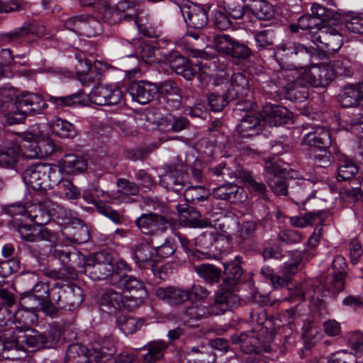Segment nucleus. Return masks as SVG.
I'll use <instances>...</instances> for the list:
<instances>
[{"instance_id": "8", "label": "nucleus", "mask_w": 363, "mask_h": 363, "mask_svg": "<svg viewBox=\"0 0 363 363\" xmlns=\"http://www.w3.org/2000/svg\"><path fill=\"white\" fill-rule=\"evenodd\" d=\"M16 106L24 115L34 116L43 114L48 105L40 94L26 91L16 97Z\"/></svg>"}, {"instance_id": "62", "label": "nucleus", "mask_w": 363, "mask_h": 363, "mask_svg": "<svg viewBox=\"0 0 363 363\" xmlns=\"http://www.w3.org/2000/svg\"><path fill=\"white\" fill-rule=\"evenodd\" d=\"M336 145L331 146L329 148L319 149V152L314 155L315 163L321 167H327L330 166L335 158H336L333 147Z\"/></svg>"}, {"instance_id": "52", "label": "nucleus", "mask_w": 363, "mask_h": 363, "mask_svg": "<svg viewBox=\"0 0 363 363\" xmlns=\"http://www.w3.org/2000/svg\"><path fill=\"white\" fill-rule=\"evenodd\" d=\"M240 177L242 179L246 186L252 191L257 194L260 198L265 199L267 198V188L264 183L257 182L252 177L251 172L242 170L240 172Z\"/></svg>"}, {"instance_id": "53", "label": "nucleus", "mask_w": 363, "mask_h": 363, "mask_svg": "<svg viewBox=\"0 0 363 363\" xmlns=\"http://www.w3.org/2000/svg\"><path fill=\"white\" fill-rule=\"evenodd\" d=\"M90 238L88 227L77 220V225L69 228L68 239L75 243L82 244L86 242Z\"/></svg>"}, {"instance_id": "12", "label": "nucleus", "mask_w": 363, "mask_h": 363, "mask_svg": "<svg viewBox=\"0 0 363 363\" xmlns=\"http://www.w3.org/2000/svg\"><path fill=\"white\" fill-rule=\"evenodd\" d=\"M49 165L38 163L26 168L23 174L24 182L35 191L48 189V173Z\"/></svg>"}, {"instance_id": "37", "label": "nucleus", "mask_w": 363, "mask_h": 363, "mask_svg": "<svg viewBox=\"0 0 363 363\" xmlns=\"http://www.w3.org/2000/svg\"><path fill=\"white\" fill-rule=\"evenodd\" d=\"M91 355L86 347L75 343L68 345L65 363H91Z\"/></svg>"}, {"instance_id": "44", "label": "nucleus", "mask_w": 363, "mask_h": 363, "mask_svg": "<svg viewBox=\"0 0 363 363\" xmlns=\"http://www.w3.org/2000/svg\"><path fill=\"white\" fill-rule=\"evenodd\" d=\"M21 153V147L17 145L0 147V166L13 168Z\"/></svg>"}, {"instance_id": "1", "label": "nucleus", "mask_w": 363, "mask_h": 363, "mask_svg": "<svg viewBox=\"0 0 363 363\" xmlns=\"http://www.w3.org/2000/svg\"><path fill=\"white\" fill-rule=\"evenodd\" d=\"M316 55L317 50L313 47L295 42H287L278 45L274 53V57L281 68L289 70L303 69L313 63L312 60ZM284 76V70L279 72V78Z\"/></svg>"}, {"instance_id": "38", "label": "nucleus", "mask_w": 363, "mask_h": 363, "mask_svg": "<svg viewBox=\"0 0 363 363\" xmlns=\"http://www.w3.org/2000/svg\"><path fill=\"white\" fill-rule=\"evenodd\" d=\"M98 13L97 18L110 25L120 23L122 21V13L117 9L111 7L106 1H99L96 6H92Z\"/></svg>"}, {"instance_id": "63", "label": "nucleus", "mask_w": 363, "mask_h": 363, "mask_svg": "<svg viewBox=\"0 0 363 363\" xmlns=\"http://www.w3.org/2000/svg\"><path fill=\"white\" fill-rule=\"evenodd\" d=\"M48 204H50L51 218L57 219L63 223H67L70 220L72 213L69 210L51 200Z\"/></svg>"}, {"instance_id": "15", "label": "nucleus", "mask_w": 363, "mask_h": 363, "mask_svg": "<svg viewBox=\"0 0 363 363\" xmlns=\"http://www.w3.org/2000/svg\"><path fill=\"white\" fill-rule=\"evenodd\" d=\"M183 167V164H169L165 166L166 172L162 182L167 189L179 192L186 185L188 175Z\"/></svg>"}, {"instance_id": "21", "label": "nucleus", "mask_w": 363, "mask_h": 363, "mask_svg": "<svg viewBox=\"0 0 363 363\" xmlns=\"http://www.w3.org/2000/svg\"><path fill=\"white\" fill-rule=\"evenodd\" d=\"M181 11L188 25L194 29H201L208 22L207 11L197 4L184 5Z\"/></svg>"}, {"instance_id": "32", "label": "nucleus", "mask_w": 363, "mask_h": 363, "mask_svg": "<svg viewBox=\"0 0 363 363\" xmlns=\"http://www.w3.org/2000/svg\"><path fill=\"white\" fill-rule=\"evenodd\" d=\"M155 295L171 305L182 304L189 300L186 290L175 286L158 287Z\"/></svg>"}, {"instance_id": "35", "label": "nucleus", "mask_w": 363, "mask_h": 363, "mask_svg": "<svg viewBox=\"0 0 363 363\" xmlns=\"http://www.w3.org/2000/svg\"><path fill=\"white\" fill-rule=\"evenodd\" d=\"M91 358L112 357L116 352L115 341L111 337L99 338L88 348Z\"/></svg>"}, {"instance_id": "39", "label": "nucleus", "mask_w": 363, "mask_h": 363, "mask_svg": "<svg viewBox=\"0 0 363 363\" xmlns=\"http://www.w3.org/2000/svg\"><path fill=\"white\" fill-rule=\"evenodd\" d=\"M61 168L69 174L84 172L87 168L86 160L82 156L67 154L60 160Z\"/></svg>"}, {"instance_id": "48", "label": "nucleus", "mask_w": 363, "mask_h": 363, "mask_svg": "<svg viewBox=\"0 0 363 363\" xmlns=\"http://www.w3.org/2000/svg\"><path fill=\"white\" fill-rule=\"evenodd\" d=\"M67 293L62 309L72 311L81 305L83 301V291L81 287L75 284L69 283Z\"/></svg>"}, {"instance_id": "60", "label": "nucleus", "mask_w": 363, "mask_h": 363, "mask_svg": "<svg viewBox=\"0 0 363 363\" xmlns=\"http://www.w3.org/2000/svg\"><path fill=\"white\" fill-rule=\"evenodd\" d=\"M323 218L320 212L316 213H307L303 216H294L291 218L290 223L292 225L303 228L309 224L313 223H322Z\"/></svg>"}, {"instance_id": "56", "label": "nucleus", "mask_w": 363, "mask_h": 363, "mask_svg": "<svg viewBox=\"0 0 363 363\" xmlns=\"http://www.w3.org/2000/svg\"><path fill=\"white\" fill-rule=\"evenodd\" d=\"M56 192L60 197L69 200H75L79 198L81 192L78 187L73 184L69 179H65L56 188Z\"/></svg>"}, {"instance_id": "31", "label": "nucleus", "mask_w": 363, "mask_h": 363, "mask_svg": "<svg viewBox=\"0 0 363 363\" xmlns=\"http://www.w3.org/2000/svg\"><path fill=\"white\" fill-rule=\"evenodd\" d=\"M50 199L32 203L27 207L26 213L37 225H45L51 220Z\"/></svg>"}, {"instance_id": "11", "label": "nucleus", "mask_w": 363, "mask_h": 363, "mask_svg": "<svg viewBox=\"0 0 363 363\" xmlns=\"http://www.w3.org/2000/svg\"><path fill=\"white\" fill-rule=\"evenodd\" d=\"M152 249L149 243L138 245L135 250L133 259L135 264L141 269H150L152 273L160 279H164L165 274L159 263L153 259Z\"/></svg>"}, {"instance_id": "34", "label": "nucleus", "mask_w": 363, "mask_h": 363, "mask_svg": "<svg viewBox=\"0 0 363 363\" xmlns=\"http://www.w3.org/2000/svg\"><path fill=\"white\" fill-rule=\"evenodd\" d=\"M226 92L230 100L247 97L250 89L246 77L240 72L234 73L231 77V89H228Z\"/></svg>"}, {"instance_id": "17", "label": "nucleus", "mask_w": 363, "mask_h": 363, "mask_svg": "<svg viewBox=\"0 0 363 363\" xmlns=\"http://www.w3.org/2000/svg\"><path fill=\"white\" fill-rule=\"evenodd\" d=\"M45 35V27L35 23L24 24L22 27L1 35L8 43H21L30 35L40 38Z\"/></svg>"}, {"instance_id": "29", "label": "nucleus", "mask_w": 363, "mask_h": 363, "mask_svg": "<svg viewBox=\"0 0 363 363\" xmlns=\"http://www.w3.org/2000/svg\"><path fill=\"white\" fill-rule=\"evenodd\" d=\"M322 23L318 22L315 17L307 14L303 15L298 18L296 23H291L289 29L292 33H299L300 30L303 32L301 34H306L312 41L313 34L318 33V30L322 27Z\"/></svg>"}, {"instance_id": "27", "label": "nucleus", "mask_w": 363, "mask_h": 363, "mask_svg": "<svg viewBox=\"0 0 363 363\" xmlns=\"http://www.w3.org/2000/svg\"><path fill=\"white\" fill-rule=\"evenodd\" d=\"M332 267L334 274L328 278L329 286L328 287L329 290L338 293L343 290L345 287V280L347 275L346 269L347 267L345 259L341 255L336 256Z\"/></svg>"}, {"instance_id": "40", "label": "nucleus", "mask_w": 363, "mask_h": 363, "mask_svg": "<svg viewBox=\"0 0 363 363\" xmlns=\"http://www.w3.org/2000/svg\"><path fill=\"white\" fill-rule=\"evenodd\" d=\"M38 320V313L34 311H29L21 307L18 308L13 315L11 323L16 324V330H27L36 323Z\"/></svg>"}, {"instance_id": "6", "label": "nucleus", "mask_w": 363, "mask_h": 363, "mask_svg": "<svg viewBox=\"0 0 363 363\" xmlns=\"http://www.w3.org/2000/svg\"><path fill=\"white\" fill-rule=\"evenodd\" d=\"M312 43L328 53H333L340 49L343 38L336 28L323 25L318 33L313 34Z\"/></svg>"}, {"instance_id": "57", "label": "nucleus", "mask_w": 363, "mask_h": 363, "mask_svg": "<svg viewBox=\"0 0 363 363\" xmlns=\"http://www.w3.org/2000/svg\"><path fill=\"white\" fill-rule=\"evenodd\" d=\"M150 244L155 249L157 255L160 257H169L172 255L176 250L174 243L171 238H164V242L160 245L157 243L156 238H150Z\"/></svg>"}, {"instance_id": "43", "label": "nucleus", "mask_w": 363, "mask_h": 363, "mask_svg": "<svg viewBox=\"0 0 363 363\" xmlns=\"http://www.w3.org/2000/svg\"><path fill=\"white\" fill-rule=\"evenodd\" d=\"M51 131L62 138H74L77 135L74 126L66 120L60 118L52 120L50 123Z\"/></svg>"}, {"instance_id": "42", "label": "nucleus", "mask_w": 363, "mask_h": 363, "mask_svg": "<svg viewBox=\"0 0 363 363\" xmlns=\"http://www.w3.org/2000/svg\"><path fill=\"white\" fill-rule=\"evenodd\" d=\"M247 9L259 20H270L274 16V7L267 0H250Z\"/></svg>"}, {"instance_id": "16", "label": "nucleus", "mask_w": 363, "mask_h": 363, "mask_svg": "<svg viewBox=\"0 0 363 363\" xmlns=\"http://www.w3.org/2000/svg\"><path fill=\"white\" fill-rule=\"evenodd\" d=\"M127 91L134 101L147 104L154 99L158 89L157 84L147 81H133L128 84Z\"/></svg>"}, {"instance_id": "10", "label": "nucleus", "mask_w": 363, "mask_h": 363, "mask_svg": "<svg viewBox=\"0 0 363 363\" xmlns=\"http://www.w3.org/2000/svg\"><path fill=\"white\" fill-rule=\"evenodd\" d=\"M233 344L239 346L240 350L247 354L269 352L270 347L262 342L255 331L242 332L231 335Z\"/></svg>"}, {"instance_id": "18", "label": "nucleus", "mask_w": 363, "mask_h": 363, "mask_svg": "<svg viewBox=\"0 0 363 363\" xmlns=\"http://www.w3.org/2000/svg\"><path fill=\"white\" fill-rule=\"evenodd\" d=\"M159 98L163 100L169 108L178 109L182 101L181 89L172 80H166L158 85Z\"/></svg>"}, {"instance_id": "36", "label": "nucleus", "mask_w": 363, "mask_h": 363, "mask_svg": "<svg viewBox=\"0 0 363 363\" xmlns=\"http://www.w3.org/2000/svg\"><path fill=\"white\" fill-rule=\"evenodd\" d=\"M82 196L87 203H93L99 213L108 218L115 223H120L121 222V216L117 211L112 209L110 206L95 198L93 188L90 189L89 192H84Z\"/></svg>"}, {"instance_id": "5", "label": "nucleus", "mask_w": 363, "mask_h": 363, "mask_svg": "<svg viewBox=\"0 0 363 363\" xmlns=\"http://www.w3.org/2000/svg\"><path fill=\"white\" fill-rule=\"evenodd\" d=\"M83 268L84 274L94 281L105 279L111 276L112 283V277L116 274L114 264L110 258L105 257L104 253H98L94 258L87 259Z\"/></svg>"}, {"instance_id": "64", "label": "nucleus", "mask_w": 363, "mask_h": 363, "mask_svg": "<svg viewBox=\"0 0 363 363\" xmlns=\"http://www.w3.org/2000/svg\"><path fill=\"white\" fill-rule=\"evenodd\" d=\"M216 241V238L213 235L212 232H204L199 235L195 239V245L201 249V250H207L203 253L210 254L214 243Z\"/></svg>"}, {"instance_id": "46", "label": "nucleus", "mask_w": 363, "mask_h": 363, "mask_svg": "<svg viewBox=\"0 0 363 363\" xmlns=\"http://www.w3.org/2000/svg\"><path fill=\"white\" fill-rule=\"evenodd\" d=\"M46 302L47 301H45L44 298H39L38 296L35 295L32 291L23 294L20 298L21 307L29 311H34L36 313L40 311L45 313L44 306Z\"/></svg>"}, {"instance_id": "23", "label": "nucleus", "mask_w": 363, "mask_h": 363, "mask_svg": "<svg viewBox=\"0 0 363 363\" xmlns=\"http://www.w3.org/2000/svg\"><path fill=\"white\" fill-rule=\"evenodd\" d=\"M260 117L264 125L267 123L270 126H278L287 122L289 119V111L283 106L269 104L263 107Z\"/></svg>"}, {"instance_id": "33", "label": "nucleus", "mask_w": 363, "mask_h": 363, "mask_svg": "<svg viewBox=\"0 0 363 363\" xmlns=\"http://www.w3.org/2000/svg\"><path fill=\"white\" fill-rule=\"evenodd\" d=\"M336 159L338 160L337 180H350L358 172L357 164L350 160L347 155L340 152L337 147H333Z\"/></svg>"}, {"instance_id": "41", "label": "nucleus", "mask_w": 363, "mask_h": 363, "mask_svg": "<svg viewBox=\"0 0 363 363\" xmlns=\"http://www.w3.org/2000/svg\"><path fill=\"white\" fill-rule=\"evenodd\" d=\"M177 209L186 225L192 228L206 226V223L201 220V213L197 209L189 206H185L182 205H177Z\"/></svg>"}, {"instance_id": "26", "label": "nucleus", "mask_w": 363, "mask_h": 363, "mask_svg": "<svg viewBox=\"0 0 363 363\" xmlns=\"http://www.w3.org/2000/svg\"><path fill=\"white\" fill-rule=\"evenodd\" d=\"M264 122L260 113L247 114L236 126V130L243 138L258 135L264 128Z\"/></svg>"}, {"instance_id": "25", "label": "nucleus", "mask_w": 363, "mask_h": 363, "mask_svg": "<svg viewBox=\"0 0 363 363\" xmlns=\"http://www.w3.org/2000/svg\"><path fill=\"white\" fill-rule=\"evenodd\" d=\"M363 83H354L345 85L339 95L340 105L345 108L357 107L362 101Z\"/></svg>"}, {"instance_id": "22", "label": "nucleus", "mask_w": 363, "mask_h": 363, "mask_svg": "<svg viewBox=\"0 0 363 363\" xmlns=\"http://www.w3.org/2000/svg\"><path fill=\"white\" fill-rule=\"evenodd\" d=\"M112 284L123 289L125 294H147L144 283L132 276L121 274L116 271L112 277Z\"/></svg>"}, {"instance_id": "20", "label": "nucleus", "mask_w": 363, "mask_h": 363, "mask_svg": "<svg viewBox=\"0 0 363 363\" xmlns=\"http://www.w3.org/2000/svg\"><path fill=\"white\" fill-rule=\"evenodd\" d=\"M306 78L314 87H325L334 79L335 71L331 65H317L311 68Z\"/></svg>"}, {"instance_id": "9", "label": "nucleus", "mask_w": 363, "mask_h": 363, "mask_svg": "<svg viewBox=\"0 0 363 363\" xmlns=\"http://www.w3.org/2000/svg\"><path fill=\"white\" fill-rule=\"evenodd\" d=\"M214 43L217 50L234 58L246 59L252 52L247 45L225 34L215 36Z\"/></svg>"}, {"instance_id": "3", "label": "nucleus", "mask_w": 363, "mask_h": 363, "mask_svg": "<svg viewBox=\"0 0 363 363\" xmlns=\"http://www.w3.org/2000/svg\"><path fill=\"white\" fill-rule=\"evenodd\" d=\"M51 253L53 257L59 259L63 266L59 269H48L45 275L54 279H74L77 276L74 264L77 259V254L71 252L67 247L60 245L55 246Z\"/></svg>"}, {"instance_id": "14", "label": "nucleus", "mask_w": 363, "mask_h": 363, "mask_svg": "<svg viewBox=\"0 0 363 363\" xmlns=\"http://www.w3.org/2000/svg\"><path fill=\"white\" fill-rule=\"evenodd\" d=\"M164 63L169 65L171 69L177 74L187 80H191L196 74V69L192 67L189 60L180 55L178 51L172 50L163 55Z\"/></svg>"}, {"instance_id": "19", "label": "nucleus", "mask_w": 363, "mask_h": 363, "mask_svg": "<svg viewBox=\"0 0 363 363\" xmlns=\"http://www.w3.org/2000/svg\"><path fill=\"white\" fill-rule=\"evenodd\" d=\"M69 283L60 284L55 282L52 284L49 298L44 306L45 313L48 315H54L58 312L59 308H63L64 303L69 289Z\"/></svg>"}, {"instance_id": "7", "label": "nucleus", "mask_w": 363, "mask_h": 363, "mask_svg": "<svg viewBox=\"0 0 363 363\" xmlns=\"http://www.w3.org/2000/svg\"><path fill=\"white\" fill-rule=\"evenodd\" d=\"M235 286L223 282L220 285L215 296L212 312L214 315H219L231 310L239 304L240 298L235 294Z\"/></svg>"}, {"instance_id": "49", "label": "nucleus", "mask_w": 363, "mask_h": 363, "mask_svg": "<svg viewBox=\"0 0 363 363\" xmlns=\"http://www.w3.org/2000/svg\"><path fill=\"white\" fill-rule=\"evenodd\" d=\"M123 303V298L121 293L111 289L106 290L100 298L101 305L109 309L120 310Z\"/></svg>"}, {"instance_id": "50", "label": "nucleus", "mask_w": 363, "mask_h": 363, "mask_svg": "<svg viewBox=\"0 0 363 363\" xmlns=\"http://www.w3.org/2000/svg\"><path fill=\"white\" fill-rule=\"evenodd\" d=\"M147 348V354L143 355L145 363H156L163 357V352L167 348L165 343L162 342H152L148 343L143 349Z\"/></svg>"}, {"instance_id": "30", "label": "nucleus", "mask_w": 363, "mask_h": 363, "mask_svg": "<svg viewBox=\"0 0 363 363\" xmlns=\"http://www.w3.org/2000/svg\"><path fill=\"white\" fill-rule=\"evenodd\" d=\"M303 143L318 149L329 148L332 145L330 132L323 127L314 128L303 138Z\"/></svg>"}, {"instance_id": "47", "label": "nucleus", "mask_w": 363, "mask_h": 363, "mask_svg": "<svg viewBox=\"0 0 363 363\" xmlns=\"http://www.w3.org/2000/svg\"><path fill=\"white\" fill-rule=\"evenodd\" d=\"M145 322L143 318L133 316L120 315L117 318L118 327L125 335H132L140 330Z\"/></svg>"}, {"instance_id": "61", "label": "nucleus", "mask_w": 363, "mask_h": 363, "mask_svg": "<svg viewBox=\"0 0 363 363\" xmlns=\"http://www.w3.org/2000/svg\"><path fill=\"white\" fill-rule=\"evenodd\" d=\"M238 191L237 186L233 184H225L215 188L213 190V195L215 198L232 201L236 198Z\"/></svg>"}, {"instance_id": "51", "label": "nucleus", "mask_w": 363, "mask_h": 363, "mask_svg": "<svg viewBox=\"0 0 363 363\" xmlns=\"http://www.w3.org/2000/svg\"><path fill=\"white\" fill-rule=\"evenodd\" d=\"M186 201L194 204L199 202L208 203V192L202 186H192L186 188L184 192Z\"/></svg>"}, {"instance_id": "45", "label": "nucleus", "mask_w": 363, "mask_h": 363, "mask_svg": "<svg viewBox=\"0 0 363 363\" xmlns=\"http://www.w3.org/2000/svg\"><path fill=\"white\" fill-rule=\"evenodd\" d=\"M240 257H236L234 260L224 264L225 273L227 277L223 282L235 286L242 280L243 271L240 267Z\"/></svg>"}, {"instance_id": "13", "label": "nucleus", "mask_w": 363, "mask_h": 363, "mask_svg": "<svg viewBox=\"0 0 363 363\" xmlns=\"http://www.w3.org/2000/svg\"><path fill=\"white\" fill-rule=\"evenodd\" d=\"M90 100L99 106L116 105L123 99V92L118 87L100 84L94 87L89 94Z\"/></svg>"}, {"instance_id": "24", "label": "nucleus", "mask_w": 363, "mask_h": 363, "mask_svg": "<svg viewBox=\"0 0 363 363\" xmlns=\"http://www.w3.org/2000/svg\"><path fill=\"white\" fill-rule=\"evenodd\" d=\"M135 224L143 233L152 235L164 229L167 221L164 216L150 213L141 215L136 219Z\"/></svg>"}, {"instance_id": "58", "label": "nucleus", "mask_w": 363, "mask_h": 363, "mask_svg": "<svg viewBox=\"0 0 363 363\" xmlns=\"http://www.w3.org/2000/svg\"><path fill=\"white\" fill-rule=\"evenodd\" d=\"M311 11L317 21L320 20L321 23L329 20L337 21L340 18V14L335 10L326 8L319 4L315 3L311 7ZM322 25H324L322 23Z\"/></svg>"}, {"instance_id": "28", "label": "nucleus", "mask_w": 363, "mask_h": 363, "mask_svg": "<svg viewBox=\"0 0 363 363\" xmlns=\"http://www.w3.org/2000/svg\"><path fill=\"white\" fill-rule=\"evenodd\" d=\"M55 151V145L50 140L38 143L23 144L21 148L22 155L28 159L41 158L51 155Z\"/></svg>"}, {"instance_id": "55", "label": "nucleus", "mask_w": 363, "mask_h": 363, "mask_svg": "<svg viewBox=\"0 0 363 363\" xmlns=\"http://www.w3.org/2000/svg\"><path fill=\"white\" fill-rule=\"evenodd\" d=\"M103 31V26L98 18L92 16H84L82 25V34L91 38L100 35Z\"/></svg>"}, {"instance_id": "2", "label": "nucleus", "mask_w": 363, "mask_h": 363, "mask_svg": "<svg viewBox=\"0 0 363 363\" xmlns=\"http://www.w3.org/2000/svg\"><path fill=\"white\" fill-rule=\"evenodd\" d=\"M45 340L43 333L30 328L13 330L10 337H7L8 354L17 358L14 352L44 347Z\"/></svg>"}, {"instance_id": "54", "label": "nucleus", "mask_w": 363, "mask_h": 363, "mask_svg": "<svg viewBox=\"0 0 363 363\" xmlns=\"http://www.w3.org/2000/svg\"><path fill=\"white\" fill-rule=\"evenodd\" d=\"M197 274L207 282L216 283L220 279L221 271L213 264H201L195 267Z\"/></svg>"}, {"instance_id": "59", "label": "nucleus", "mask_w": 363, "mask_h": 363, "mask_svg": "<svg viewBox=\"0 0 363 363\" xmlns=\"http://www.w3.org/2000/svg\"><path fill=\"white\" fill-rule=\"evenodd\" d=\"M213 306H204L203 304H191V306L184 311L185 315L190 319L199 320L203 318H207L213 315L212 312Z\"/></svg>"}, {"instance_id": "4", "label": "nucleus", "mask_w": 363, "mask_h": 363, "mask_svg": "<svg viewBox=\"0 0 363 363\" xmlns=\"http://www.w3.org/2000/svg\"><path fill=\"white\" fill-rule=\"evenodd\" d=\"M287 169L278 160L267 159L264 168L265 182L276 195L286 196L289 184L286 179Z\"/></svg>"}]
</instances>
